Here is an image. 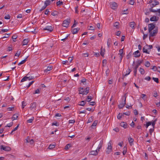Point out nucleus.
<instances>
[{"label": "nucleus", "mask_w": 160, "mask_h": 160, "mask_svg": "<svg viewBox=\"0 0 160 160\" xmlns=\"http://www.w3.org/2000/svg\"><path fill=\"white\" fill-rule=\"evenodd\" d=\"M103 144V141L101 140L99 142L98 148L95 151H92L90 152V154L92 155L96 156L98 154V152L102 147Z\"/></svg>", "instance_id": "f257e3e1"}, {"label": "nucleus", "mask_w": 160, "mask_h": 160, "mask_svg": "<svg viewBox=\"0 0 160 160\" xmlns=\"http://www.w3.org/2000/svg\"><path fill=\"white\" fill-rule=\"evenodd\" d=\"M86 101H82L80 102V103L79 104V105L81 106H84L86 103Z\"/></svg>", "instance_id": "7c9ffc66"}, {"label": "nucleus", "mask_w": 160, "mask_h": 160, "mask_svg": "<svg viewBox=\"0 0 160 160\" xmlns=\"http://www.w3.org/2000/svg\"><path fill=\"white\" fill-rule=\"evenodd\" d=\"M18 117V115L17 114H14L13 115V116L12 117V118H13V120H14L16 119Z\"/></svg>", "instance_id": "4c0bfd02"}, {"label": "nucleus", "mask_w": 160, "mask_h": 160, "mask_svg": "<svg viewBox=\"0 0 160 160\" xmlns=\"http://www.w3.org/2000/svg\"><path fill=\"white\" fill-rule=\"evenodd\" d=\"M112 151V147L111 146V142L110 141L108 144V147L106 149V152L108 154L110 153Z\"/></svg>", "instance_id": "20e7f679"}, {"label": "nucleus", "mask_w": 160, "mask_h": 160, "mask_svg": "<svg viewBox=\"0 0 160 160\" xmlns=\"http://www.w3.org/2000/svg\"><path fill=\"white\" fill-rule=\"evenodd\" d=\"M10 18V16L9 14H8L4 17V18L6 19H9Z\"/></svg>", "instance_id": "8fccbe9b"}, {"label": "nucleus", "mask_w": 160, "mask_h": 160, "mask_svg": "<svg viewBox=\"0 0 160 160\" xmlns=\"http://www.w3.org/2000/svg\"><path fill=\"white\" fill-rule=\"evenodd\" d=\"M126 94H125L123 97L122 98V100L124 99V102L121 103L119 105H118V108L119 109L123 108L126 104Z\"/></svg>", "instance_id": "f03ea898"}, {"label": "nucleus", "mask_w": 160, "mask_h": 160, "mask_svg": "<svg viewBox=\"0 0 160 160\" xmlns=\"http://www.w3.org/2000/svg\"><path fill=\"white\" fill-rule=\"evenodd\" d=\"M131 71L130 69L128 68L127 71V73L125 74V75H123V77H122V79H123L124 78L125 76H126L128 75H129L130 72H131Z\"/></svg>", "instance_id": "aec40b11"}, {"label": "nucleus", "mask_w": 160, "mask_h": 160, "mask_svg": "<svg viewBox=\"0 0 160 160\" xmlns=\"http://www.w3.org/2000/svg\"><path fill=\"white\" fill-rule=\"evenodd\" d=\"M135 23L134 22H130V23L129 25H130V26L131 28H134V26H135Z\"/></svg>", "instance_id": "bb28decb"}, {"label": "nucleus", "mask_w": 160, "mask_h": 160, "mask_svg": "<svg viewBox=\"0 0 160 160\" xmlns=\"http://www.w3.org/2000/svg\"><path fill=\"white\" fill-rule=\"evenodd\" d=\"M34 118L33 117H32L30 119L28 120L27 121L28 122V123H31L32 122V121L34 120Z\"/></svg>", "instance_id": "603ef678"}, {"label": "nucleus", "mask_w": 160, "mask_h": 160, "mask_svg": "<svg viewBox=\"0 0 160 160\" xmlns=\"http://www.w3.org/2000/svg\"><path fill=\"white\" fill-rule=\"evenodd\" d=\"M70 147L71 145L70 144H68L65 146V149L66 150L68 149Z\"/></svg>", "instance_id": "13d9d810"}, {"label": "nucleus", "mask_w": 160, "mask_h": 160, "mask_svg": "<svg viewBox=\"0 0 160 160\" xmlns=\"http://www.w3.org/2000/svg\"><path fill=\"white\" fill-rule=\"evenodd\" d=\"M139 72L142 75L144 74L145 72L143 68H140L139 69Z\"/></svg>", "instance_id": "c756f323"}, {"label": "nucleus", "mask_w": 160, "mask_h": 160, "mask_svg": "<svg viewBox=\"0 0 160 160\" xmlns=\"http://www.w3.org/2000/svg\"><path fill=\"white\" fill-rule=\"evenodd\" d=\"M123 151L122 152V153H123V155H125V154H126V152H127V148H126L125 147H124V148H123Z\"/></svg>", "instance_id": "49530a36"}, {"label": "nucleus", "mask_w": 160, "mask_h": 160, "mask_svg": "<svg viewBox=\"0 0 160 160\" xmlns=\"http://www.w3.org/2000/svg\"><path fill=\"white\" fill-rule=\"evenodd\" d=\"M138 68V66H135L134 68V74L136 76L137 74V70Z\"/></svg>", "instance_id": "4be33fe9"}, {"label": "nucleus", "mask_w": 160, "mask_h": 160, "mask_svg": "<svg viewBox=\"0 0 160 160\" xmlns=\"http://www.w3.org/2000/svg\"><path fill=\"white\" fill-rule=\"evenodd\" d=\"M130 112H126L123 113V114H124L126 115L129 116L130 115Z\"/></svg>", "instance_id": "69168bd1"}, {"label": "nucleus", "mask_w": 160, "mask_h": 160, "mask_svg": "<svg viewBox=\"0 0 160 160\" xmlns=\"http://www.w3.org/2000/svg\"><path fill=\"white\" fill-rule=\"evenodd\" d=\"M152 69L154 71H156L157 70V67L156 66H154L152 68Z\"/></svg>", "instance_id": "338daca9"}, {"label": "nucleus", "mask_w": 160, "mask_h": 160, "mask_svg": "<svg viewBox=\"0 0 160 160\" xmlns=\"http://www.w3.org/2000/svg\"><path fill=\"white\" fill-rule=\"evenodd\" d=\"M17 37H18V36L16 35H13L12 37V38L13 39V41L14 42H15L16 41L15 40L17 38Z\"/></svg>", "instance_id": "58836bf2"}, {"label": "nucleus", "mask_w": 160, "mask_h": 160, "mask_svg": "<svg viewBox=\"0 0 160 160\" xmlns=\"http://www.w3.org/2000/svg\"><path fill=\"white\" fill-rule=\"evenodd\" d=\"M128 140L130 145L131 146H132V143L134 141L133 139L131 137H129L128 138Z\"/></svg>", "instance_id": "cd10ccee"}, {"label": "nucleus", "mask_w": 160, "mask_h": 160, "mask_svg": "<svg viewBox=\"0 0 160 160\" xmlns=\"http://www.w3.org/2000/svg\"><path fill=\"white\" fill-rule=\"evenodd\" d=\"M150 11L151 12H158L159 14H158V16L160 17V8L158 9H152V8L149 9Z\"/></svg>", "instance_id": "9d476101"}, {"label": "nucleus", "mask_w": 160, "mask_h": 160, "mask_svg": "<svg viewBox=\"0 0 160 160\" xmlns=\"http://www.w3.org/2000/svg\"><path fill=\"white\" fill-rule=\"evenodd\" d=\"M146 48L148 49H151L152 48V45H148L147 44L146 45Z\"/></svg>", "instance_id": "a18cd8bd"}, {"label": "nucleus", "mask_w": 160, "mask_h": 160, "mask_svg": "<svg viewBox=\"0 0 160 160\" xmlns=\"http://www.w3.org/2000/svg\"><path fill=\"white\" fill-rule=\"evenodd\" d=\"M143 61V60H142L141 61L138 60V62L136 66H138V67L140 64Z\"/></svg>", "instance_id": "c03bdc74"}, {"label": "nucleus", "mask_w": 160, "mask_h": 160, "mask_svg": "<svg viewBox=\"0 0 160 160\" xmlns=\"http://www.w3.org/2000/svg\"><path fill=\"white\" fill-rule=\"evenodd\" d=\"M29 41L28 39H24L22 42L23 45H27Z\"/></svg>", "instance_id": "393cba45"}, {"label": "nucleus", "mask_w": 160, "mask_h": 160, "mask_svg": "<svg viewBox=\"0 0 160 160\" xmlns=\"http://www.w3.org/2000/svg\"><path fill=\"white\" fill-rule=\"evenodd\" d=\"M157 120V119L156 118L154 120L152 121V126L153 128H154L155 125Z\"/></svg>", "instance_id": "473e14b6"}, {"label": "nucleus", "mask_w": 160, "mask_h": 160, "mask_svg": "<svg viewBox=\"0 0 160 160\" xmlns=\"http://www.w3.org/2000/svg\"><path fill=\"white\" fill-rule=\"evenodd\" d=\"M63 4V2L62 1H59L57 3V6H60Z\"/></svg>", "instance_id": "5fc2aeb1"}, {"label": "nucleus", "mask_w": 160, "mask_h": 160, "mask_svg": "<svg viewBox=\"0 0 160 160\" xmlns=\"http://www.w3.org/2000/svg\"><path fill=\"white\" fill-rule=\"evenodd\" d=\"M119 53H118V54L120 55H123L122 54L123 53V49H121L119 50Z\"/></svg>", "instance_id": "09e8293b"}, {"label": "nucleus", "mask_w": 160, "mask_h": 160, "mask_svg": "<svg viewBox=\"0 0 160 160\" xmlns=\"http://www.w3.org/2000/svg\"><path fill=\"white\" fill-rule=\"evenodd\" d=\"M120 125L121 127L124 128H127L128 124L126 122H123L121 123Z\"/></svg>", "instance_id": "dca6fc26"}, {"label": "nucleus", "mask_w": 160, "mask_h": 160, "mask_svg": "<svg viewBox=\"0 0 160 160\" xmlns=\"http://www.w3.org/2000/svg\"><path fill=\"white\" fill-rule=\"evenodd\" d=\"M84 91V90L83 88H81L80 90H79V94H82L83 95V92Z\"/></svg>", "instance_id": "f704fd0d"}, {"label": "nucleus", "mask_w": 160, "mask_h": 160, "mask_svg": "<svg viewBox=\"0 0 160 160\" xmlns=\"http://www.w3.org/2000/svg\"><path fill=\"white\" fill-rule=\"evenodd\" d=\"M37 106V103L36 102H33L32 103L30 104V108L31 110L33 109H36V108Z\"/></svg>", "instance_id": "9b49d317"}, {"label": "nucleus", "mask_w": 160, "mask_h": 160, "mask_svg": "<svg viewBox=\"0 0 160 160\" xmlns=\"http://www.w3.org/2000/svg\"><path fill=\"white\" fill-rule=\"evenodd\" d=\"M159 2L156 0H153V2L152 3V4L150 5L151 8L149 9L152 8V9H154L153 8L155 7L156 6L159 5Z\"/></svg>", "instance_id": "39448f33"}, {"label": "nucleus", "mask_w": 160, "mask_h": 160, "mask_svg": "<svg viewBox=\"0 0 160 160\" xmlns=\"http://www.w3.org/2000/svg\"><path fill=\"white\" fill-rule=\"evenodd\" d=\"M69 123H74L75 122V120H69Z\"/></svg>", "instance_id": "774afa93"}, {"label": "nucleus", "mask_w": 160, "mask_h": 160, "mask_svg": "<svg viewBox=\"0 0 160 160\" xmlns=\"http://www.w3.org/2000/svg\"><path fill=\"white\" fill-rule=\"evenodd\" d=\"M92 99V96L88 95L87 97L86 98V101L88 102H89Z\"/></svg>", "instance_id": "5701e85b"}, {"label": "nucleus", "mask_w": 160, "mask_h": 160, "mask_svg": "<svg viewBox=\"0 0 160 160\" xmlns=\"http://www.w3.org/2000/svg\"><path fill=\"white\" fill-rule=\"evenodd\" d=\"M152 79L156 83H159L158 79V78L153 77Z\"/></svg>", "instance_id": "79ce46f5"}, {"label": "nucleus", "mask_w": 160, "mask_h": 160, "mask_svg": "<svg viewBox=\"0 0 160 160\" xmlns=\"http://www.w3.org/2000/svg\"><path fill=\"white\" fill-rule=\"evenodd\" d=\"M27 80H31L32 79L34 78V77L32 76H29V77H27Z\"/></svg>", "instance_id": "3c124183"}, {"label": "nucleus", "mask_w": 160, "mask_h": 160, "mask_svg": "<svg viewBox=\"0 0 160 160\" xmlns=\"http://www.w3.org/2000/svg\"><path fill=\"white\" fill-rule=\"evenodd\" d=\"M70 22V20H64L63 22L62 25L65 27H67L68 26Z\"/></svg>", "instance_id": "6e6552de"}, {"label": "nucleus", "mask_w": 160, "mask_h": 160, "mask_svg": "<svg viewBox=\"0 0 160 160\" xmlns=\"http://www.w3.org/2000/svg\"><path fill=\"white\" fill-rule=\"evenodd\" d=\"M148 48H146V46H144L143 48V52L149 54V53L147 50Z\"/></svg>", "instance_id": "b1692460"}, {"label": "nucleus", "mask_w": 160, "mask_h": 160, "mask_svg": "<svg viewBox=\"0 0 160 160\" xmlns=\"http://www.w3.org/2000/svg\"><path fill=\"white\" fill-rule=\"evenodd\" d=\"M145 66L147 67H149L150 66V64L149 61H147L145 63Z\"/></svg>", "instance_id": "a19ab883"}, {"label": "nucleus", "mask_w": 160, "mask_h": 160, "mask_svg": "<svg viewBox=\"0 0 160 160\" xmlns=\"http://www.w3.org/2000/svg\"><path fill=\"white\" fill-rule=\"evenodd\" d=\"M119 24V23L118 22H116L114 23L113 26L114 27H115L117 28H118V26Z\"/></svg>", "instance_id": "72a5a7b5"}, {"label": "nucleus", "mask_w": 160, "mask_h": 160, "mask_svg": "<svg viewBox=\"0 0 160 160\" xmlns=\"http://www.w3.org/2000/svg\"><path fill=\"white\" fill-rule=\"evenodd\" d=\"M44 30H48L50 32L52 31L53 30V28L51 26H48L43 28Z\"/></svg>", "instance_id": "1a4fd4ad"}, {"label": "nucleus", "mask_w": 160, "mask_h": 160, "mask_svg": "<svg viewBox=\"0 0 160 160\" xmlns=\"http://www.w3.org/2000/svg\"><path fill=\"white\" fill-rule=\"evenodd\" d=\"M97 123H98L97 121L95 120V121H94V122L93 123L92 125H91V127L92 128H93V127H95L97 125Z\"/></svg>", "instance_id": "2f4dec72"}, {"label": "nucleus", "mask_w": 160, "mask_h": 160, "mask_svg": "<svg viewBox=\"0 0 160 160\" xmlns=\"http://www.w3.org/2000/svg\"><path fill=\"white\" fill-rule=\"evenodd\" d=\"M27 76L24 77H23L21 80V82H23L25 81H27Z\"/></svg>", "instance_id": "bf43d9fd"}, {"label": "nucleus", "mask_w": 160, "mask_h": 160, "mask_svg": "<svg viewBox=\"0 0 160 160\" xmlns=\"http://www.w3.org/2000/svg\"><path fill=\"white\" fill-rule=\"evenodd\" d=\"M89 87H87L84 90V91L83 92V95L84 94H87L89 92Z\"/></svg>", "instance_id": "a211bd4d"}, {"label": "nucleus", "mask_w": 160, "mask_h": 160, "mask_svg": "<svg viewBox=\"0 0 160 160\" xmlns=\"http://www.w3.org/2000/svg\"><path fill=\"white\" fill-rule=\"evenodd\" d=\"M27 58H28V57H27L26 58L23 60L20 63H19L18 64V65H21L22 64L24 63L27 61Z\"/></svg>", "instance_id": "a878e982"}, {"label": "nucleus", "mask_w": 160, "mask_h": 160, "mask_svg": "<svg viewBox=\"0 0 160 160\" xmlns=\"http://www.w3.org/2000/svg\"><path fill=\"white\" fill-rule=\"evenodd\" d=\"M134 57H138L140 56V53L138 50H137L133 54Z\"/></svg>", "instance_id": "4468645a"}, {"label": "nucleus", "mask_w": 160, "mask_h": 160, "mask_svg": "<svg viewBox=\"0 0 160 160\" xmlns=\"http://www.w3.org/2000/svg\"><path fill=\"white\" fill-rule=\"evenodd\" d=\"M158 28L156 27L153 31H151L149 33V37H152L156 35L158 32Z\"/></svg>", "instance_id": "7ed1b4c3"}, {"label": "nucleus", "mask_w": 160, "mask_h": 160, "mask_svg": "<svg viewBox=\"0 0 160 160\" xmlns=\"http://www.w3.org/2000/svg\"><path fill=\"white\" fill-rule=\"evenodd\" d=\"M154 23H152L149 24L148 25V31L149 32H150L151 31H152L155 28Z\"/></svg>", "instance_id": "0eeeda50"}, {"label": "nucleus", "mask_w": 160, "mask_h": 160, "mask_svg": "<svg viewBox=\"0 0 160 160\" xmlns=\"http://www.w3.org/2000/svg\"><path fill=\"white\" fill-rule=\"evenodd\" d=\"M52 69V66H49L47 67V68L44 70L45 72H47L48 71H49L51 70Z\"/></svg>", "instance_id": "6ab92c4d"}, {"label": "nucleus", "mask_w": 160, "mask_h": 160, "mask_svg": "<svg viewBox=\"0 0 160 160\" xmlns=\"http://www.w3.org/2000/svg\"><path fill=\"white\" fill-rule=\"evenodd\" d=\"M47 6H46V5H45L44 4V6H42V8H41V9H40V10H39V11L40 12H42V10H44L47 7Z\"/></svg>", "instance_id": "6e6d98bb"}, {"label": "nucleus", "mask_w": 160, "mask_h": 160, "mask_svg": "<svg viewBox=\"0 0 160 160\" xmlns=\"http://www.w3.org/2000/svg\"><path fill=\"white\" fill-rule=\"evenodd\" d=\"M159 19L158 17H157L156 16H153L150 18V21H158Z\"/></svg>", "instance_id": "f8f14e48"}, {"label": "nucleus", "mask_w": 160, "mask_h": 160, "mask_svg": "<svg viewBox=\"0 0 160 160\" xmlns=\"http://www.w3.org/2000/svg\"><path fill=\"white\" fill-rule=\"evenodd\" d=\"M13 125V122H11L8 124L7 126H6L5 127H11Z\"/></svg>", "instance_id": "864d4df0"}, {"label": "nucleus", "mask_w": 160, "mask_h": 160, "mask_svg": "<svg viewBox=\"0 0 160 160\" xmlns=\"http://www.w3.org/2000/svg\"><path fill=\"white\" fill-rule=\"evenodd\" d=\"M102 47L100 51V54L102 57H104L105 49H102Z\"/></svg>", "instance_id": "412c9836"}, {"label": "nucleus", "mask_w": 160, "mask_h": 160, "mask_svg": "<svg viewBox=\"0 0 160 160\" xmlns=\"http://www.w3.org/2000/svg\"><path fill=\"white\" fill-rule=\"evenodd\" d=\"M41 90V88H39V89H38L36 90L35 91V92L33 93V94H36L39 93H40V91Z\"/></svg>", "instance_id": "c9c22d12"}, {"label": "nucleus", "mask_w": 160, "mask_h": 160, "mask_svg": "<svg viewBox=\"0 0 160 160\" xmlns=\"http://www.w3.org/2000/svg\"><path fill=\"white\" fill-rule=\"evenodd\" d=\"M55 147V146L54 145H50L49 147V148L52 149L54 148Z\"/></svg>", "instance_id": "052dcab7"}, {"label": "nucleus", "mask_w": 160, "mask_h": 160, "mask_svg": "<svg viewBox=\"0 0 160 160\" xmlns=\"http://www.w3.org/2000/svg\"><path fill=\"white\" fill-rule=\"evenodd\" d=\"M21 53V51L18 50L17 51V53L15 54V56H16L19 57Z\"/></svg>", "instance_id": "37998d69"}, {"label": "nucleus", "mask_w": 160, "mask_h": 160, "mask_svg": "<svg viewBox=\"0 0 160 160\" xmlns=\"http://www.w3.org/2000/svg\"><path fill=\"white\" fill-rule=\"evenodd\" d=\"M58 12L56 11H54L52 13L51 15L53 16H55L56 15H58Z\"/></svg>", "instance_id": "e433bc0d"}, {"label": "nucleus", "mask_w": 160, "mask_h": 160, "mask_svg": "<svg viewBox=\"0 0 160 160\" xmlns=\"http://www.w3.org/2000/svg\"><path fill=\"white\" fill-rule=\"evenodd\" d=\"M112 41L111 39L110 38H109L108 39V41L107 42V44L108 46V47L109 48L110 46V45L111 42Z\"/></svg>", "instance_id": "c85d7f7f"}, {"label": "nucleus", "mask_w": 160, "mask_h": 160, "mask_svg": "<svg viewBox=\"0 0 160 160\" xmlns=\"http://www.w3.org/2000/svg\"><path fill=\"white\" fill-rule=\"evenodd\" d=\"M8 31V29H2L0 32V33H2V32H7Z\"/></svg>", "instance_id": "4d7b16f0"}, {"label": "nucleus", "mask_w": 160, "mask_h": 160, "mask_svg": "<svg viewBox=\"0 0 160 160\" xmlns=\"http://www.w3.org/2000/svg\"><path fill=\"white\" fill-rule=\"evenodd\" d=\"M80 30L79 28H77L73 29L72 30V32L73 34H76L78 31Z\"/></svg>", "instance_id": "2eb2a0df"}, {"label": "nucleus", "mask_w": 160, "mask_h": 160, "mask_svg": "<svg viewBox=\"0 0 160 160\" xmlns=\"http://www.w3.org/2000/svg\"><path fill=\"white\" fill-rule=\"evenodd\" d=\"M93 117L92 116L91 117H90L89 119L88 120L87 122V123H90L91 122H92V121H93Z\"/></svg>", "instance_id": "ea45409f"}, {"label": "nucleus", "mask_w": 160, "mask_h": 160, "mask_svg": "<svg viewBox=\"0 0 160 160\" xmlns=\"http://www.w3.org/2000/svg\"><path fill=\"white\" fill-rule=\"evenodd\" d=\"M122 116V113H119L117 116V118L118 119H120Z\"/></svg>", "instance_id": "de8ad7c7"}, {"label": "nucleus", "mask_w": 160, "mask_h": 160, "mask_svg": "<svg viewBox=\"0 0 160 160\" xmlns=\"http://www.w3.org/2000/svg\"><path fill=\"white\" fill-rule=\"evenodd\" d=\"M53 1L52 0H46L44 2V4L47 6L51 4V2Z\"/></svg>", "instance_id": "f3484780"}, {"label": "nucleus", "mask_w": 160, "mask_h": 160, "mask_svg": "<svg viewBox=\"0 0 160 160\" xmlns=\"http://www.w3.org/2000/svg\"><path fill=\"white\" fill-rule=\"evenodd\" d=\"M90 103H89V105H92V106H94L95 104V102H89Z\"/></svg>", "instance_id": "e2e57ef3"}, {"label": "nucleus", "mask_w": 160, "mask_h": 160, "mask_svg": "<svg viewBox=\"0 0 160 160\" xmlns=\"http://www.w3.org/2000/svg\"><path fill=\"white\" fill-rule=\"evenodd\" d=\"M134 3V0H130L129 1V4H130L133 5Z\"/></svg>", "instance_id": "680f3d73"}, {"label": "nucleus", "mask_w": 160, "mask_h": 160, "mask_svg": "<svg viewBox=\"0 0 160 160\" xmlns=\"http://www.w3.org/2000/svg\"><path fill=\"white\" fill-rule=\"evenodd\" d=\"M0 149L5 151H9L11 150V148L10 147L4 146L3 145H1L0 146Z\"/></svg>", "instance_id": "423d86ee"}, {"label": "nucleus", "mask_w": 160, "mask_h": 160, "mask_svg": "<svg viewBox=\"0 0 160 160\" xmlns=\"http://www.w3.org/2000/svg\"><path fill=\"white\" fill-rule=\"evenodd\" d=\"M151 79V78L149 76H148L147 77H146L145 78V79L146 80H147L148 81H149Z\"/></svg>", "instance_id": "0e129e2a"}, {"label": "nucleus", "mask_w": 160, "mask_h": 160, "mask_svg": "<svg viewBox=\"0 0 160 160\" xmlns=\"http://www.w3.org/2000/svg\"><path fill=\"white\" fill-rule=\"evenodd\" d=\"M110 6L112 9H115L117 7V3L115 2H113L110 4Z\"/></svg>", "instance_id": "ddd939ff"}]
</instances>
